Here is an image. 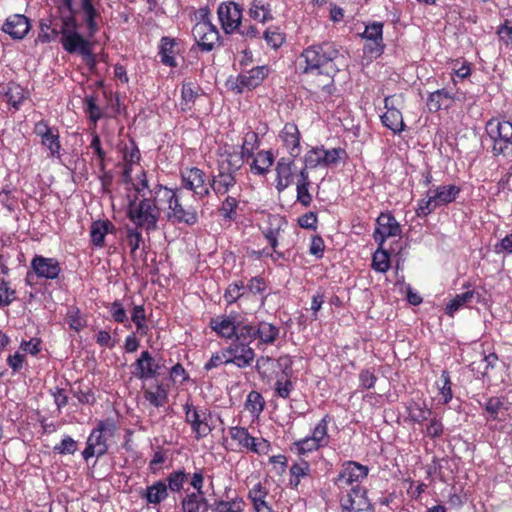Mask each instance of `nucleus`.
<instances>
[{"instance_id": "32", "label": "nucleus", "mask_w": 512, "mask_h": 512, "mask_svg": "<svg viewBox=\"0 0 512 512\" xmlns=\"http://www.w3.org/2000/svg\"><path fill=\"white\" fill-rule=\"evenodd\" d=\"M115 225L108 219L97 220L90 226V241L97 248L105 246V237L109 233H114Z\"/></svg>"}, {"instance_id": "27", "label": "nucleus", "mask_w": 512, "mask_h": 512, "mask_svg": "<svg viewBox=\"0 0 512 512\" xmlns=\"http://www.w3.org/2000/svg\"><path fill=\"white\" fill-rule=\"evenodd\" d=\"M31 25L28 18L22 14L9 16L2 26V31L12 39L21 40L30 31Z\"/></svg>"}, {"instance_id": "24", "label": "nucleus", "mask_w": 512, "mask_h": 512, "mask_svg": "<svg viewBox=\"0 0 512 512\" xmlns=\"http://www.w3.org/2000/svg\"><path fill=\"white\" fill-rule=\"evenodd\" d=\"M277 363L282 369V373L276 379L275 392L277 396L287 399L294 389V385L291 381L293 362L292 359L286 355L279 357Z\"/></svg>"}, {"instance_id": "2", "label": "nucleus", "mask_w": 512, "mask_h": 512, "mask_svg": "<svg viewBox=\"0 0 512 512\" xmlns=\"http://www.w3.org/2000/svg\"><path fill=\"white\" fill-rule=\"evenodd\" d=\"M209 327L221 338L257 340L256 347L260 350L274 344L280 332L277 326L265 321L248 322L237 312L212 318Z\"/></svg>"}, {"instance_id": "4", "label": "nucleus", "mask_w": 512, "mask_h": 512, "mask_svg": "<svg viewBox=\"0 0 512 512\" xmlns=\"http://www.w3.org/2000/svg\"><path fill=\"white\" fill-rule=\"evenodd\" d=\"M154 193L156 200L162 202V205H167L165 215L168 222L174 225L185 224L187 226L198 223L197 209L183 203L180 189H171L157 184Z\"/></svg>"}, {"instance_id": "6", "label": "nucleus", "mask_w": 512, "mask_h": 512, "mask_svg": "<svg viewBox=\"0 0 512 512\" xmlns=\"http://www.w3.org/2000/svg\"><path fill=\"white\" fill-rule=\"evenodd\" d=\"M223 446L228 451L260 455L268 453L270 443L264 438L252 436L245 427L232 426L228 429V435L223 438Z\"/></svg>"}, {"instance_id": "1", "label": "nucleus", "mask_w": 512, "mask_h": 512, "mask_svg": "<svg viewBox=\"0 0 512 512\" xmlns=\"http://www.w3.org/2000/svg\"><path fill=\"white\" fill-rule=\"evenodd\" d=\"M343 58L337 45L323 42L305 48L298 57V67L302 73L314 76L311 82L313 93L322 102H331L336 90L334 77L340 71Z\"/></svg>"}, {"instance_id": "47", "label": "nucleus", "mask_w": 512, "mask_h": 512, "mask_svg": "<svg viewBox=\"0 0 512 512\" xmlns=\"http://www.w3.org/2000/svg\"><path fill=\"white\" fill-rule=\"evenodd\" d=\"M372 268L381 273H385L390 269V256L383 246H378L372 258Z\"/></svg>"}, {"instance_id": "62", "label": "nucleus", "mask_w": 512, "mask_h": 512, "mask_svg": "<svg viewBox=\"0 0 512 512\" xmlns=\"http://www.w3.org/2000/svg\"><path fill=\"white\" fill-rule=\"evenodd\" d=\"M245 285L242 281L233 282L228 285L224 293V299L228 304L236 302L242 295Z\"/></svg>"}, {"instance_id": "55", "label": "nucleus", "mask_w": 512, "mask_h": 512, "mask_svg": "<svg viewBox=\"0 0 512 512\" xmlns=\"http://www.w3.org/2000/svg\"><path fill=\"white\" fill-rule=\"evenodd\" d=\"M263 37L272 49H278L285 41V35L278 27H269L264 31Z\"/></svg>"}, {"instance_id": "36", "label": "nucleus", "mask_w": 512, "mask_h": 512, "mask_svg": "<svg viewBox=\"0 0 512 512\" xmlns=\"http://www.w3.org/2000/svg\"><path fill=\"white\" fill-rule=\"evenodd\" d=\"M311 181L306 169H301L296 182V200L303 207H309L313 201L312 194L309 191Z\"/></svg>"}, {"instance_id": "25", "label": "nucleus", "mask_w": 512, "mask_h": 512, "mask_svg": "<svg viewBox=\"0 0 512 512\" xmlns=\"http://www.w3.org/2000/svg\"><path fill=\"white\" fill-rule=\"evenodd\" d=\"M270 69L268 66H257L249 71L242 72L237 77V88L239 92L244 89L251 90L258 87L268 76Z\"/></svg>"}, {"instance_id": "31", "label": "nucleus", "mask_w": 512, "mask_h": 512, "mask_svg": "<svg viewBox=\"0 0 512 512\" xmlns=\"http://www.w3.org/2000/svg\"><path fill=\"white\" fill-rule=\"evenodd\" d=\"M73 10L76 11V15L82 14L89 36H94L98 31V24L96 20L100 17V13L94 7L93 0H81L80 8H73Z\"/></svg>"}, {"instance_id": "29", "label": "nucleus", "mask_w": 512, "mask_h": 512, "mask_svg": "<svg viewBox=\"0 0 512 512\" xmlns=\"http://www.w3.org/2000/svg\"><path fill=\"white\" fill-rule=\"evenodd\" d=\"M158 50L162 64L171 68L177 67L176 55L179 53V42L176 38L163 36L160 40Z\"/></svg>"}, {"instance_id": "28", "label": "nucleus", "mask_w": 512, "mask_h": 512, "mask_svg": "<svg viewBox=\"0 0 512 512\" xmlns=\"http://www.w3.org/2000/svg\"><path fill=\"white\" fill-rule=\"evenodd\" d=\"M294 159L282 157L276 165V189L278 192L288 188L294 180Z\"/></svg>"}, {"instance_id": "12", "label": "nucleus", "mask_w": 512, "mask_h": 512, "mask_svg": "<svg viewBox=\"0 0 512 512\" xmlns=\"http://www.w3.org/2000/svg\"><path fill=\"white\" fill-rule=\"evenodd\" d=\"M369 468L356 461H346L334 479V484L338 489H350L355 486H362L361 483L367 478Z\"/></svg>"}, {"instance_id": "64", "label": "nucleus", "mask_w": 512, "mask_h": 512, "mask_svg": "<svg viewBox=\"0 0 512 512\" xmlns=\"http://www.w3.org/2000/svg\"><path fill=\"white\" fill-rule=\"evenodd\" d=\"M499 42L506 47H512V20H505L497 28Z\"/></svg>"}, {"instance_id": "43", "label": "nucleus", "mask_w": 512, "mask_h": 512, "mask_svg": "<svg viewBox=\"0 0 512 512\" xmlns=\"http://www.w3.org/2000/svg\"><path fill=\"white\" fill-rule=\"evenodd\" d=\"M311 471L310 464L307 461H301L294 463L290 467V479L289 484L293 489H298L301 480L309 476Z\"/></svg>"}, {"instance_id": "3", "label": "nucleus", "mask_w": 512, "mask_h": 512, "mask_svg": "<svg viewBox=\"0 0 512 512\" xmlns=\"http://www.w3.org/2000/svg\"><path fill=\"white\" fill-rule=\"evenodd\" d=\"M58 9L62 12V33L60 42L68 53L81 55L88 65H95V56L91 43L78 31L76 11L73 10V0H61Z\"/></svg>"}, {"instance_id": "11", "label": "nucleus", "mask_w": 512, "mask_h": 512, "mask_svg": "<svg viewBox=\"0 0 512 512\" xmlns=\"http://www.w3.org/2000/svg\"><path fill=\"white\" fill-rule=\"evenodd\" d=\"M116 430L114 420L106 419L99 421L97 427L90 433L87 444L82 452V456L85 460H88L94 456L100 457L104 455L108 450V445L104 434L112 436Z\"/></svg>"}, {"instance_id": "7", "label": "nucleus", "mask_w": 512, "mask_h": 512, "mask_svg": "<svg viewBox=\"0 0 512 512\" xmlns=\"http://www.w3.org/2000/svg\"><path fill=\"white\" fill-rule=\"evenodd\" d=\"M461 192V188L454 184L439 185L429 189L427 197L418 201L416 214L419 217H426L438 207L454 202Z\"/></svg>"}, {"instance_id": "58", "label": "nucleus", "mask_w": 512, "mask_h": 512, "mask_svg": "<svg viewBox=\"0 0 512 512\" xmlns=\"http://www.w3.org/2000/svg\"><path fill=\"white\" fill-rule=\"evenodd\" d=\"M67 323L70 329L79 332L86 326V320L81 316L77 307H71L67 312Z\"/></svg>"}, {"instance_id": "40", "label": "nucleus", "mask_w": 512, "mask_h": 512, "mask_svg": "<svg viewBox=\"0 0 512 512\" xmlns=\"http://www.w3.org/2000/svg\"><path fill=\"white\" fill-rule=\"evenodd\" d=\"M143 396L154 407H163L168 401V392L162 384L152 385L143 390Z\"/></svg>"}, {"instance_id": "16", "label": "nucleus", "mask_w": 512, "mask_h": 512, "mask_svg": "<svg viewBox=\"0 0 512 512\" xmlns=\"http://www.w3.org/2000/svg\"><path fill=\"white\" fill-rule=\"evenodd\" d=\"M402 229L390 212L381 213L376 219L373 238L378 246H383L389 238L401 237Z\"/></svg>"}, {"instance_id": "57", "label": "nucleus", "mask_w": 512, "mask_h": 512, "mask_svg": "<svg viewBox=\"0 0 512 512\" xmlns=\"http://www.w3.org/2000/svg\"><path fill=\"white\" fill-rule=\"evenodd\" d=\"M427 421L429 422L426 425L425 429L423 430L424 435L431 439L441 437L444 432V426L441 419L434 416L430 417Z\"/></svg>"}, {"instance_id": "30", "label": "nucleus", "mask_w": 512, "mask_h": 512, "mask_svg": "<svg viewBox=\"0 0 512 512\" xmlns=\"http://www.w3.org/2000/svg\"><path fill=\"white\" fill-rule=\"evenodd\" d=\"M60 17H49L40 23L38 40L42 43H49L55 40L62 33V12L58 9Z\"/></svg>"}, {"instance_id": "42", "label": "nucleus", "mask_w": 512, "mask_h": 512, "mask_svg": "<svg viewBox=\"0 0 512 512\" xmlns=\"http://www.w3.org/2000/svg\"><path fill=\"white\" fill-rule=\"evenodd\" d=\"M329 416H324L312 430L311 439L320 447L324 448L330 443L328 434Z\"/></svg>"}, {"instance_id": "35", "label": "nucleus", "mask_w": 512, "mask_h": 512, "mask_svg": "<svg viewBox=\"0 0 512 512\" xmlns=\"http://www.w3.org/2000/svg\"><path fill=\"white\" fill-rule=\"evenodd\" d=\"M268 490L261 483L255 484L248 492V499L251 501L255 512H274L267 501Z\"/></svg>"}, {"instance_id": "26", "label": "nucleus", "mask_w": 512, "mask_h": 512, "mask_svg": "<svg viewBox=\"0 0 512 512\" xmlns=\"http://www.w3.org/2000/svg\"><path fill=\"white\" fill-rule=\"evenodd\" d=\"M132 367L133 376L140 380L153 378L159 370V365L155 362L149 351H143Z\"/></svg>"}, {"instance_id": "19", "label": "nucleus", "mask_w": 512, "mask_h": 512, "mask_svg": "<svg viewBox=\"0 0 512 512\" xmlns=\"http://www.w3.org/2000/svg\"><path fill=\"white\" fill-rule=\"evenodd\" d=\"M182 186L194 192L199 198L209 194V183L206 174L199 168H186L181 172Z\"/></svg>"}, {"instance_id": "53", "label": "nucleus", "mask_w": 512, "mask_h": 512, "mask_svg": "<svg viewBox=\"0 0 512 512\" xmlns=\"http://www.w3.org/2000/svg\"><path fill=\"white\" fill-rule=\"evenodd\" d=\"M452 97L445 89H440L430 93L427 100V107L430 112H437L444 105L445 100H451Z\"/></svg>"}, {"instance_id": "10", "label": "nucleus", "mask_w": 512, "mask_h": 512, "mask_svg": "<svg viewBox=\"0 0 512 512\" xmlns=\"http://www.w3.org/2000/svg\"><path fill=\"white\" fill-rule=\"evenodd\" d=\"M197 22L195 23L192 34L203 51H211L219 42V31L212 23L209 12L206 9H201L196 14Z\"/></svg>"}, {"instance_id": "22", "label": "nucleus", "mask_w": 512, "mask_h": 512, "mask_svg": "<svg viewBox=\"0 0 512 512\" xmlns=\"http://www.w3.org/2000/svg\"><path fill=\"white\" fill-rule=\"evenodd\" d=\"M361 37L370 43L364 45L365 53L371 57H379L385 48L383 42V23L372 22L365 26L364 32Z\"/></svg>"}, {"instance_id": "39", "label": "nucleus", "mask_w": 512, "mask_h": 512, "mask_svg": "<svg viewBox=\"0 0 512 512\" xmlns=\"http://www.w3.org/2000/svg\"><path fill=\"white\" fill-rule=\"evenodd\" d=\"M274 162L273 154L270 151H259L250 163L251 172L255 175H265Z\"/></svg>"}, {"instance_id": "15", "label": "nucleus", "mask_w": 512, "mask_h": 512, "mask_svg": "<svg viewBox=\"0 0 512 512\" xmlns=\"http://www.w3.org/2000/svg\"><path fill=\"white\" fill-rule=\"evenodd\" d=\"M34 133L40 137L41 144L49 151L50 158H61V142L59 130L49 126L45 120H40L34 125Z\"/></svg>"}, {"instance_id": "61", "label": "nucleus", "mask_w": 512, "mask_h": 512, "mask_svg": "<svg viewBox=\"0 0 512 512\" xmlns=\"http://www.w3.org/2000/svg\"><path fill=\"white\" fill-rule=\"evenodd\" d=\"M274 360L269 356H260L256 360L255 368L261 378H269L274 370Z\"/></svg>"}, {"instance_id": "56", "label": "nucleus", "mask_w": 512, "mask_h": 512, "mask_svg": "<svg viewBox=\"0 0 512 512\" xmlns=\"http://www.w3.org/2000/svg\"><path fill=\"white\" fill-rule=\"evenodd\" d=\"M108 308L112 319L116 323L124 324V326L127 328L131 327L128 321L126 310L124 309L122 303L119 300H115L114 302H112Z\"/></svg>"}, {"instance_id": "54", "label": "nucleus", "mask_w": 512, "mask_h": 512, "mask_svg": "<svg viewBox=\"0 0 512 512\" xmlns=\"http://www.w3.org/2000/svg\"><path fill=\"white\" fill-rule=\"evenodd\" d=\"M232 364L227 348H223L212 354L210 359L205 363L204 369L209 371L222 365Z\"/></svg>"}, {"instance_id": "5", "label": "nucleus", "mask_w": 512, "mask_h": 512, "mask_svg": "<svg viewBox=\"0 0 512 512\" xmlns=\"http://www.w3.org/2000/svg\"><path fill=\"white\" fill-rule=\"evenodd\" d=\"M155 191L156 185L148 191V196L143 195L141 199L131 202L127 210L130 221L147 233L158 228L161 217L162 202L156 200Z\"/></svg>"}, {"instance_id": "17", "label": "nucleus", "mask_w": 512, "mask_h": 512, "mask_svg": "<svg viewBox=\"0 0 512 512\" xmlns=\"http://www.w3.org/2000/svg\"><path fill=\"white\" fill-rule=\"evenodd\" d=\"M31 271L27 272L26 280L29 282L32 273L38 278L55 280L61 273L60 262L56 258L35 255L30 263Z\"/></svg>"}, {"instance_id": "59", "label": "nucleus", "mask_w": 512, "mask_h": 512, "mask_svg": "<svg viewBox=\"0 0 512 512\" xmlns=\"http://www.w3.org/2000/svg\"><path fill=\"white\" fill-rule=\"evenodd\" d=\"M238 198L235 196H227L225 200L222 202V205L220 207V212L222 216L229 220H235L236 219V210L238 207Z\"/></svg>"}, {"instance_id": "45", "label": "nucleus", "mask_w": 512, "mask_h": 512, "mask_svg": "<svg viewBox=\"0 0 512 512\" xmlns=\"http://www.w3.org/2000/svg\"><path fill=\"white\" fill-rule=\"evenodd\" d=\"M246 503L242 497L220 500L215 503L214 512H244Z\"/></svg>"}, {"instance_id": "48", "label": "nucleus", "mask_w": 512, "mask_h": 512, "mask_svg": "<svg viewBox=\"0 0 512 512\" xmlns=\"http://www.w3.org/2000/svg\"><path fill=\"white\" fill-rule=\"evenodd\" d=\"M131 320L136 326V331L141 336L148 333L149 327L146 323V311L143 305H136L131 312Z\"/></svg>"}, {"instance_id": "52", "label": "nucleus", "mask_w": 512, "mask_h": 512, "mask_svg": "<svg viewBox=\"0 0 512 512\" xmlns=\"http://www.w3.org/2000/svg\"><path fill=\"white\" fill-rule=\"evenodd\" d=\"M259 140L258 134L254 131H248L245 133L242 147H241V157L243 159H249L253 157L254 151L258 148Z\"/></svg>"}, {"instance_id": "60", "label": "nucleus", "mask_w": 512, "mask_h": 512, "mask_svg": "<svg viewBox=\"0 0 512 512\" xmlns=\"http://www.w3.org/2000/svg\"><path fill=\"white\" fill-rule=\"evenodd\" d=\"M248 14L250 18L259 23H265L272 19L270 10L259 3H253L249 9Z\"/></svg>"}, {"instance_id": "33", "label": "nucleus", "mask_w": 512, "mask_h": 512, "mask_svg": "<svg viewBox=\"0 0 512 512\" xmlns=\"http://www.w3.org/2000/svg\"><path fill=\"white\" fill-rule=\"evenodd\" d=\"M212 188L217 196L225 195L236 188V179L230 171H219L209 183V189Z\"/></svg>"}, {"instance_id": "13", "label": "nucleus", "mask_w": 512, "mask_h": 512, "mask_svg": "<svg viewBox=\"0 0 512 512\" xmlns=\"http://www.w3.org/2000/svg\"><path fill=\"white\" fill-rule=\"evenodd\" d=\"M340 512H371L367 490L363 486L339 489Z\"/></svg>"}, {"instance_id": "44", "label": "nucleus", "mask_w": 512, "mask_h": 512, "mask_svg": "<svg viewBox=\"0 0 512 512\" xmlns=\"http://www.w3.org/2000/svg\"><path fill=\"white\" fill-rule=\"evenodd\" d=\"M167 496V485L162 481H158L153 485L148 486L146 489L145 497L147 502L150 504H159L165 500Z\"/></svg>"}, {"instance_id": "63", "label": "nucleus", "mask_w": 512, "mask_h": 512, "mask_svg": "<svg viewBox=\"0 0 512 512\" xmlns=\"http://www.w3.org/2000/svg\"><path fill=\"white\" fill-rule=\"evenodd\" d=\"M432 415V411L425 406L422 407L419 404H415L409 408V418L418 424H422L427 421Z\"/></svg>"}, {"instance_id": "18", "label": "nucleus", "mask_w": 512, "mask_h": 512, "mask_svg": "<svg viewBox=\"0 0 512 512\" xmlns=\"http://www.w3.org/2000/svg\"><path fill=\"white\" fill-rule=\"evenodd\" d=\"M253 340L235 338L226 348L231 363L238 368H246L252 365L255 360V351L250 346Z\"/></svg>"}, {"instance_id": "14", "label": "nucleus", "mask_w": 512, "mask_h": 512, "mask_svg": "<svg viewBox=\"0 0 512 512\" xmlns=\"http://www.w3.org/2000/svg\"><path fill=\"white\" fill-rule=\"evenodd\" d=\"M287 228V220L279 214H268L260 225V231L271 248L279 247Z\"/></svg>"}, {"instance_id": "9", "label": "nucleus", "mask_w": 512, "mask_h": 512, "mask_svg": "<svg viewBox=\"0 0 512 512\" xmlns=\"http://www.w3.org/2000/svg\"><path fill=\"white\" fill-rule=\"evenodd\" d=\"M347 158V152L343 148L326 149L323 145L312 147L304 156L302 169H315L318 167L329 168L337 166Z\"/></svg>"}, {"instance_id": "50", "label": "nucleus", "mask_w": 512, "mask_h": 512, "mask_svg": "<svg viewBox=\"0 0 512 512\" xmlns=\"http://www.w3.org/2000/svg\"><path fill=\"white\" fill-rule=\"evenodd\" d=\"M264 406L265 400L259 392L251 391L247 395L245 409L248 410L253 416L258 417L263 411Z\"/></svg>"}, {"instance_id": "41", "label": "nucleus", "mask_w": 512, "mask_h": 512, "mask_svg": "<svg viewBox=\"0 0 512 512\" xmlns=\"http://www.w3.org/2000/svg\"><path fill=\"white\" fill-rule=\"evenodd\" d=\"M474 296L475 292L473 290H468L464 293L457 294L446 304L445 313L450 317H454L456 312L472 302Z\"/></svg>"}, {"instance_id": "21", "label": "nucleus", "mask_w": 512, "mask_h": 512, "mask_svg": "<svg viewBox=\"0 0 512 512\" xmlns=\"http://www.w3.org/2000/svg\"><path fill=\"white\" fill-rule=\"evenodd\" d=\"M185 421L191 426V430L197 440L206 437L211 432V427L207 421V414L199 410L192 403L187 402L184 405Z\"/></svg>"}, {"instance_id": "34", "label": "nucleus", "mask_w": 512, "mask_h": 512, "mask_svg": "<svg viewBox=\"0 0 512 512\" xmlns=\"http://www.w3.org/2000/svg\"><path fill=\"white\" fill-rule=\"evenodd\" d=\"M390 97L385 98V108L386 112L381 116V121L383 125L390 130H392L395 134L401 133L405 129V123L403 121V116L401 111L396 108L390 107Z\"/></svg>"}, {"instance_id": "8", "label": "nucleus", "mask_w": 512, "mask_h": 512, "mask_svg": "<svg viewBox=\"0 0 512 512\" xmlns=\"http://www.w3.org/2000/svg\"><path fill=\"white\" fill-rule=\"evenodd\" d=\"M485 130L493 142L494 155L512 156V122L492 118L486 123Z\"/></svg>"}, {"instance_id": "51", "label": "nucleus", "mask_w": 512, "mask_h": 512, "mask_svg": "<svg viewBox=\"0 0 512 512\" xmlns=\"http://www.w3.org/2000/svg\"><path fill=\"white\" fill-rule=\"evenodd\" d=\"M440 382L442 384L438 383V400L442 404H448L453 398V393L450 375L447 371L442 372Z\"/></svg>"}, {"instance_id": "46", "label": "nucleus", "mask_w": 512, "mask_h": 512, "mask_svg": "<svg viewBox=\"0 0 512 512\" xmlns=\"http://www.w3.org/2000/svg\"><path fill=\"white\" fill-rule=\"evenodd\" d=\"M140 160V151L137 147H132L131 149L126 148L124 151V171L123 177L125 182H131L132 177L131 173L133 170V165L138 164Z\"/></svg>"}, {"instance_id": "37", "label": "nucleus", "mask_w": 512, "mask_h": 512, "mask_svg": "<svg viewBox=\"0 0 512 512\" xmlns=\"http://www.w3.org/2000/svg\"><path fill=\"white\" fill-rule=\"evenodd\" d=\"M208 506L209 504L204 494L190 493L181 501L182 512H207Z\"/></svg>"}, {"instance_id": "49", "label": "nucleus", "mask_w": 512, "mask_h": 512, "mask_svg": "<svg viewBox=\"0 0 512 512\" xmlns=\"http://www.w3.org/2000/svg\"><path fill=\"white\" fill-rule=\"evenodd\" d=\"M291 451L298 456H307L308 454L321 449L310 436L295 441L291 445Z\"/></svg>"}, {"instance_id": "38", "label": "nucleus", "mask_w": 512, "mask_h": 512, "mask_svg": "<svg viewBox=\"0 0 512 512\" xmlns=\"http://www.w3.org/2000/svg\"><path fill=\"white\" fill-rule=\"evenodd\" d=\"M4 97L7 103L11 105L14 110H18L22 102L27 99L28 91L19 84L10 82L4 88Z\"/></svg>"}, {"instance_id": "23", "label": "nucleus", "mask_w": 512, "mask_h": 512, "mask_svg": "<svg viewBox=\"0 0 512 512\" xmlns=\"http://www.w3.org/2000/svg\"><path fill=\"white\" fill-rule=\"evenodd\" d=\"M281 147L291 158H297L302 151L301 133L295 123H286L278 135Z\"/></svg>"}, {"instance_id": "20", "label": "nucleus", "mask_w": 512, "mask_h": 512, "mask_svg": "<svg viewBox=\"0 0 512 512\" xmlns=\"http://www.w3.org/2000/svg\"><path fill=\"white\" fill-rule=\"evenodd\" d=\"M218 19L226 34L239 29L242 20V9L234 2L221 3L217 10Z\"/></svg>"}]
</instances>
